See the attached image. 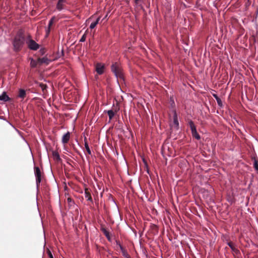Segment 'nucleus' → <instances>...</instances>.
I'll return each mask as SVG.
<instances>
[{
    "instance_id": "f257e3e1",
    "label": "nucleus",
    "mask_w": 258,
    "mask_h": 258,
    "mask_svg": "<svg viewBox=\"0 0 258 258\" xmlns=\"http://www.w3.org/2000/svg\"><path fill=\"white\" fill-rule=\"evenodd\" d=\"M25 36L23 31L20 30L17 33L13 40L14 50L16 52L20 51L24 44Z\"/></svg>"
},
{
    "instance_id": "f03ea898",
    "label": "nucleus",
    "mask_w": 258,
    "mask_h": 258,
    "mask_svg": "<svg viewBox=\"0 0 258 258\" xmlns=\"http://www.w3.org/2000/svg\"><path fill=\"white\" fill-rule=\"evenodd\" d=\"M111 71L114 74L116 78L123 79L122 70L119 64L117 62L113 63L111 67Z\"/></svg>"
},
{
    "instance_id": "7ed1b4c3",
    "label": "nucleus",
    "mask_w": 258,
    "mask_h": 258,
    "mask_svg": "<svg viewBox=\"0 0 258 258\" xmlns=\"http://www.w3.org/2000/svg\"><path fill=\"white\" fill-rule=\"evenodd\" d=\"M34 172L36 177V184L38 187L41 181V172L38 167L35 166L34 167Z\"/></svg>"
},
{
    "instance_id": "20e7f679",
    "label": "nucleus",
    "mask_w": 258,
    "mask_h": 258,
    "mask_svg": "<svg viewBox=\"0 0 258 258\" xmlns=\"http://www.w3.org/2000/svg\"><path fill=\"white\" fill-rule=\"evenodd\" d=\"M95 71L99 75H102L105 71V65L101 63H97L95 66Z\"/></svg>"
},
{
    "instance_id": "39448f33",
    "label": "nucleus",
    "mask_w": 258,
    "mask_h": 258,
    "mask_svg": "<svg viewBox=\"0 0 258 258\" xmlns=\"http://www.w3.org/2000/svg\"><path fill=\"white\" fill-rule=\"evenodd\" d=\"M29 49L33 50H36L39 47V45L33 40L30 39L27 42Z\"/></svg>"
},
{
    "instance_id": "423d86ee",
    "label": "nucleus",
    "mask_w": 258,
    "mask_h": 258,
    "mask_svg": "<svg viewBox=\"0 0 258 258\" xmlns=\"http://www.w3.org/2000/svg\"><path fill=\"white\" fill-rule=\"evenodd\" d=\"M66 3V0H58L56 4V9L60 11L64 8V4Z\"/></svg>"
},
{
    "instance_id": "0eeeda50",
    "label": "nucleus",
    "mask_w": 258,
    "mask_h": 258,
    "mask_svg": "<svg viewBox=\"0 0 258 258\" xmlns=\"http://www.w3.org/2000/svg\"><path fill=\"white\" fill-rule=\"evenodd\" d=\"M173 124L174 125H175V126L176 127V128L177 129L178 128V126H179V123H178V118H177V114L176 113V112L175 110H174L173 111Z\"/></svg>"
},
{
    "instance_id": "6e6552de",
    "label": "nucleus",
    "mask_w": 258,
    "mask_h": 258,
    "mask_svg": "<svg viewBox=\"0 0 258 258\" xmlns=\"http://www.w3.org/2000/svg\"><path fill=\"white\" fill-rule=\"evenodd\" d=\"M70 139V133L69 132H67L65 134L62 138V142L63 144H65L68 143L69 140Z\"/></svg>"
},
{
    "instance_id": "1a4fd4ad",
    "label": "nucleus",
    "mask_w": 258,
    "mask_h": 258,
    "mask_svg": "<svg viewBox=\"0 0 258 258\" xmlns=\"http://www.w3.org/2000/svg\"><path fill=\"white\" fill-rule=\"evenodd\" d=\"M85 198L89 201H90L91 202H93L92 198L91 195V194L89 190V189L87 188H86L85 189Z\"/></svg>"
},
{
    "instance_id": "9d476101",
    "label": "nucleus",
    "mask_w": 258,
    "mask_h": 258,
    "mask_svg": "<svg viewBox=\"0 0 258 258\" xmlns=\"http://www.w3.org/2000/svg\"><path fill=\"white\" fill-rule=\"evenodd\" d=\"M119 247L120 248V250L121 251V253H122V255L125 257H126V258H131L130 255L127 253V250L126 249H125L120 244H119Z\"/></svg>"
},
{
    "instance_id": "9b49d317",
    "label": "nucleus",
    "mask_w": 258,
    "mask_h": 258,
    "mask_svg": "<svg viewBox=\"0 0 258 258\" xmlns=\"http://www.w3.org/2000/svg\"><path fill=\"white\" fill-rule=\"evenodd\" d=\"M11 100V98L7 95L6 92H4L2 95H0V100L4 101L5 102L9 101Z\"/></svg>"
},
{
    "instance_id": "f8f14e48",
    "label": "nucleus",
    "mask_w": 258,
    "mask_h": 258,
    "mask_svg": "<svg viewBox=\"0 0 258 258\" xmlns=\"http://www.w3.org/2000/svg\"><path fill=\"white\" fill-rule=\"evenodd\" d=\"M227 244L231 248L232 250L236 254H238L239 253V250L235 248V247L234 245V244L231 241L228 242Z\"/></svg>"
},
{
    "instance_id": "ddd939ff",
    "label": "nucleus",
    "mask_w": 258,
    "mask_h": 258,
    "mask_svg": "<svg viewBox=\"0 0 258 258\" xmlns=\"http://www.w3.org/2000/svg\"><path fill=\"white\" fill-rule=\"evenodd\" d=\"M26 96V91L23 89H20L19 91L18 97L24 99Z\"/></svg>"
},
{
    "instance_id": "4468645a",
    "label": "nucleus",
    "mask_w": 258,
    "mask_h": 258,
    "mask_svg": "<svg viewBox=\"0 0 258 258\" xmlns=\"http://www.w3.org/2000/svg\"><path fill=\"white\" fill-rule=\"evenodd\" d=\"M101 230L104 234V235L106 236L107 239L110 241L111 238L110 236L109 232L104 227H102Z\"/></svg>"
},
{
    "instance_id": "2eb2a0df",
    "label": "nucleus",
    "mask_w": 258,
    "mask_h": 258,
    "mask_svg": "<svg viewBox=\"0 0 258 258\" xmlns=\"http://www.w3.org/2000/svg\"><path fill=\"white\" fill-rule=\"evenodd\" d=\"M55 19V17H53L51 18V19L49 20V24H48V29L46 31V34L47 35H48L49 33V32H50V27H51V26L52 25V24H53V22L54 21Z\"/></svg>"
},
{
    "instance_id": "dca6fc26",
    "label": "nucleus",
    "mask_w": 258,
    "mask_h": 258,
    "mask_svg": "<svg viewBox=\"0 0 258 258\" xmlns=\"http://www.w3.org/2000/svg\"><path fill=\"white\" fill-rule=\"evenodd\" d=\"M38 61L39 62V64H41L42 63L48 64L49 63L48 59L45 57L42 58H38Z\"/></svg>"
},
{
    "instance_id": "f3484780",
    "label": "nucleus",
    "mask_w": 258,
    "mask_h": 258,
    "mask_svg": "<svg viewBox=\"0 0 258 258\" xmlns=\"http://www.w3.org/2000/svg\"><path fill=\"white\" fill-rule=\"evenodd\" d=\"M189 125L190 128L191 133L194 131H196V127L194 123V122L192 120H190L189 121Z\"/></svg>"
},
{
    "instance_id": "a211bd4d",
    "label": "nucleus",
    "mask_w": 258,
    "mask_h": 258,
    "mask_svg": "<svg viewBox=\"0 0 258 258\" xmlns=\"http://www.w3.org/2000/svg\"><path fill=\"white\" fill-rule=\"evenodd\" d=\"M100 17H98L97 20H96V21L94 22H92L90 26V28L92 29H94L96 26V25L98 24L99 23V21L100 20Z\"/></svg>"
},
{
    "instance_id": "6ab92c4d",
    "label": "nucleus",
    "mask_w": 258,
    "mask_h": 258,
    "mask_svg": "<svg viewBox=\"0 0 258 258\" xmlns=\"http://www.w3.org/2000/svg\"><path fill=\"white\" fill-rule=\"evenodd\" d=\"M38 64H39V62L38 61V59L36 60H35L32 58L31 59L30 65H31V67L35 68L37 66V65Z\"/></svg>"
},
{
    "instance_id": "aec40b11",
    "label": "nucleus",
    "mask_w": 258,
    "mask_h": 258,
    "mask_svg": "<svg viewBox=\"0 0 258 258\" xmlns=\"http://www.w3.org/2000/svg\"><path fill=\"white\" fill-rule=\"evenodd\" d=\"M84 141H85V149H86L87 153H88V154L91 155V151L89 148L88 144L87 142L86 141V138H85Z\"/></svg>"
},
{
    "instance_id": "412c9836",
    "label": "nucleus",
    "mask_w": 258,
    "mask_h": 258,
    "mask_svg": "<svg viewBox=\"0 0 258 258\" xmlns=\"http://www.w3.org/2000/svg\"><path fill=\"white\" fill-rule=\"evenodd\" d=\"M107 114L109 116V120H111L113 117L115 112L112 110H109L107 111Z\"/></svg>"
},
{
    "instance_id": "4be33fe9",
    "label": "nucleus",
    "mask_w": 258,
    "mask_h": 258,
    "mask_svg": "<svg viewBox=\"0 0 258 258\" xmlns=\"http://www.w3.org/2000/svg\"><path fill=\"white\" fill-rule=\"evenodd\" d=\"M192 136L194 138L196 139L197 140H200L201 139L200 136L198 133L197 131H194L191 133Z\"/></svg>"
},
{
    "instance_id": "5701e85b",
    "label": "nucleus",
    "mask_w": 258,
    "mask_h": 258,
    "mask_svg": "<svg viewBox=\"0 0 258 258\" xmlns=\"http://www.w3.org/2000/svg\"><path fill=\"white\" fill-rule=\"evenodd\" d=\"M52 155L53 157L56 159V160H60V157L59 155L57 152H53Z\"/></svg>"
},
{
    "instance_id": "b1692460",
    "label": "nucleus",
    "mask_w": 258,
    "mask_h": 258,
    "mask_svg": "<svg viewBox=\"0 0 258 258\" xmlns=\"http://www.w3.org/2000/svg\"><path fill=\"white\" fill-rule=\"evenodd\" d=\"M39 86L41 88L42 90L44 92V91L47 88V85H45V84H42V83H40L39 84Z\"/></svg>"
},
{
    "instance_id": "393cba45",
    "label": "nucleus",
    "mask_w": 258,
    "mask_h": 258,
    "mask_svg": "<svg viewBox=\"0 0 258 258\" xmlns=\"http://www.w3.org/2000/svg\"><path fill=\"white\" fill-rule=\"evenodd\" d=\"M253 167L256 171H258V161L255 159L254 161Z\"/></svg>"
},
{
    "instance_id": "a878e982",
    "label": "nucleus",
    "mask_w": 258,
    "mask_h": 258,
    "mask_svg": "<svg viewBox=\"0 0 258 258\" xmlns=\"http://www.w3.org/2000/svg\"><path fill=\"white\" fill-rule=\"evenodd\" d=\"M216 101H217V103L219 106H220V107L222 106V101L220 98L218 99H217Z\"/></svg>"
},
{
    "instance_id": "bb28decb",
    "label": "nucleus",
    "mask_w": 258,
    "mask_h": 258,
    "mask_svg": "<svg viewBox=\"0 0 258 258\" xmlns=\"http://www.w3.org/2000/svg\"><path fill=\"white\" fill-rule=\"evenodd\" d=\"M86 35L85 34H84L82 36L81 38L80 39V41H81V42H84L86 40Z\"/></svg>"
},
{
    "instance_id": "cd10ccee",
    "label": "nucleus",
    "mask_w": 258,
    "mask_h": 258,
    "mask_svg": "<svg viewBox=\"0 0 258 258\" xmlns=\"http://www.w3.org/2000/svg\"><path fill=\"white\" fill-rule=\"evenodd\" d=\"M67 201L70 205H71L72 204H74V202L73 201L72 199L71 198H68L67 199Z\"/></svg>"
},
{
    "instance_id": "c85d7f7f",
    "label": "nucleus",
    "mask_w": 258,
    "mask_h": 258,
    "mask_svg": "<svg viewBox=\"0 0 258 258\" xmlns=\"http://www.w3.org/2000/svg\"><path fill=\"white\" fill-rule=\"evenodd\" d=\"M47 253L49 258H53L52 254L51 253V251L49 250H48Z\"/></svg>"
},
{
    "instance_id": "c756f323",
    "label": "nucleus",
    "mask_w": 258,
    "mask_h": 258,
    "mask_svg": "<svg viewBox=\"0 0 258 258\" xmlns=\"http://www.w3.org/2000/svg\"><path fill=\"white\" fill-rule=\"evenodd\" d=\"M213 96L216 100L219 98V97L216 94H213Z\"/></svg>"
},
{
    "instance_id": "7c9ffc66",
    "label": "nucleus",
    "mask_w": 258,
    "mask_h": 258,
    "mask_svg": "<svg viewBox=\"0 0 258 258\" xmlns=\"http://www.w3.org/2000/svg\"><path fill=\"white\" fill-rule=\"evenodd\" d=\"M141 1V0H135V3H136V4H138L139 2H140Z\"/></svg>"
},
{
    "instance_id": "2f4dec72",
    "label": "nucleus",
    "mask_w": 258,
    "mask_h": 258,
    "mask_svg": "<svg viewBox=\"0 0 258 258\" xmlns=\"http://www.w3.org/2000/svg\"><path fill=\"white\" fill-rule=\"evenodd\" d=\"M116 244L117 245H118L119 246V244H120L119 241L118 240H116Z\"/></svg>"
},
{
    "instance_id": "473e14b6",
    "label": "nucleus",
    "mask_w": 258,
    "mask_h": 258,
    "mask_svg": "<svg viewBox=\"0 0 258 258\" xmlns=\"http://www.w3.org/2000/svg\"><path fill=\"white\" fill-rule=\"evenodd\" d=\"M95 78L97 79L98 78V76H97V75H96V76H95Z\"/></svg>"
},
{
    "instance_id": "72a5a7b5",
    "label": "nucleus",
    "mask_w": 258,
    "mask_h": 258,
    "mask_svg": "<svg viewBox=\"0 0 258 258\" xmlns=\"http://www.w3.org/2000/svg\"><path fill=\"white\" fill-rule=\"evenodd\" d=\"M126 2H128V0H126Z\"/></svg>"
}]
</instances>
